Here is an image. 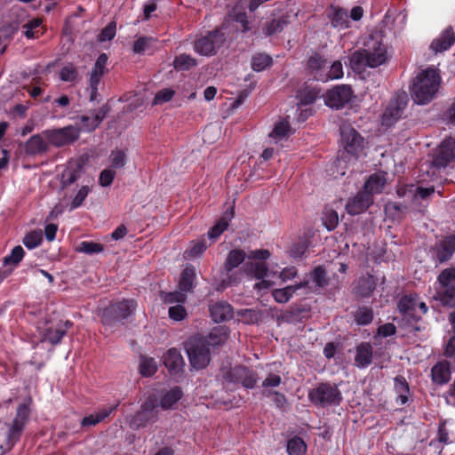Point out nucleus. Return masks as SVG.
<instances>
[{"mask_svg":"<svg viewBox=\"0 0 455 455\" xmlns=\"http://www.w3.org/2000/svg\"><path fill=\"white\" fill-rule=\"evenodd\" d=\"M387 60V48L377 36H369L363 44V49L355 51L349 62L353 70L361 72L366 67L376 68Z\"/></svg>","mask_w":455,"mask_h":455,"instance_id":"f257e3e1","label":"nucleus"},{"mask_svg":"<svg viewBox=\"0 0 455 455\" xmlns=\"http://www.w3.org/2000/svg\"><path fill=\"white\" fill-rule=\"evenodd\" d=\"M441 77L434 68H427L413 80L411 95L415 103L425 105L435 97L440 87Z\"/></svg>","mask_w":455,"mask_h":455,"instance_id":"f03ea898","label":"nucleus"},{"mask_svg":"<svg viewBox=\"0 0 455 455\" xmlns=\"http://www.w3.org/2000/svg\"><path fill=\"white\" fill-rule=\"evenodd\" d=\"M30 411L29 403H22L18 406L13 419L4 423L7 432L4 443L1 448L10 451L20 440L29 421Z\"/></svg>","mask_w":455,"mask_h":455,"instance_id":"7ed1b4c3","label":"nucleus"},{"mask_svg":"<svg viewBox=\"0 0 455 455\" xmlns=\"http://www.w3.org/2000/svg\"><path fill=\"white\" fill-rule=\"evenodd\" d=\"M137 303L134 299H123L111 303L99 314L104 325L112 326L116 323L129 317L136 309Z\"/></svg>","mask_w":455,"mask_h":455,"instance_id":"20e7f679","label":"nucleus"},{"mask_svg":"<svg viewBox=\"0 0 455 455\" xmlns=\"http://www.w3.org/2000/svg\"><path fill=\"white\" fill-rule=\"evenodd\" d=\"M308 399L318 407L338 406L342 401V395L336 385L326 382L309 390Z\"/></svg>","mask_w":455,"mask_h":455,"instance_id":"39448f33","label":"nucleus"},{"mask_svg":"<svg viewBox=\"0 0 455 455\" xmlns=\"http://www.w3.org/2000/svg\"><path fill=\"white\" fill-rule=\"evenodd\" d=\"M185 348L191 366L196 370L205 368L211 360L210 348L202 336H194L187 340Z\"/></svg>","mask_w":455,"mask_h":455,"instance_id":"423d86ee","label":"nucleus"},{"mask_svg":"<svg viewBox=\"0 0 455 455\" xmlns=\"http://www.w3.org/2000/svg\"><path fill=\"white\" fill-rule=\"evenodd\" d=\"M453 270L443 269L437 276L435 299L443 307H455V276Z\"/></svg>","mask_w":455,"mask_h":455,"instance_id":"0eeeda50","label":"nucleus"},{"mask_svg":"<svg viewBox=\"0 0 455 455\" xmlns=\"http://www.w3.org/2000/svg\"><path fill=\"white\" fill-rule=\"evenodd\" d=\"M455 161V139L445 138L431 155V168L441 171Z\"/></svg>","mask_w":455,"mask_h":455,"instance_id":"6e6552de","label":"nucleus"},{"mask_svg":"<svg viewBox=\"0 0 455 455\" xmlns=\"http://www.w3.org/2000/svg\"><path fill=\"white\" fill-rule=\"evenodd\" d=\"M226 41V35L220 29L209 31L194 42V51L203 56L215 55Z\"/></svg>","mask_w":455,"mask_h":455,"instance_id":"1a4fd4ad","label":"nucleus"},{"mask_svg":"<svg viewBox=\"0 0 455 455\" xmlns=\"http://www.w3.org/2000/svg\"><path fill=\"white\" fill-rule=\"evenodd\" d=\"M158 419V403L155 396H149L141 405L140 410L130 420V427L133 429L144 427L148 423H154Z\"/></svg>","mask_w":455,"mask_h":455,"instance_id":"9d476101","label":"nucleus"},{"mask_svg":"<svg viewBox=\"0 0 455 455\" xmlns=\"http://www.w3.org/2000/svg\"><path fill=\"white\" fill-rule=\"evenodd\" d=\"M43 135L49 144L60 148L77 140L80 130L73 125H68L63 128L45 130Z\"/></svg>","mask_w":455,"mask_h":455,"instance_id":"9b49d317","label":"nucleus"},{"mask_svg":"<svg viewBox=\"0 0 455 455\" xmlns=\"http://www.w3.org/2000/svg\"><path fill=\"white\" fill-rule=\"evenodd\" d=\"M340 142L347 155L357 158L363 148V137L349 124L340 127Z\"/></svg>","mask_w":455,"mask_h":455,"instance_id":"f8f14e48","label":"nucleus"},{"mask_svg":"<svg viewBox=\"0 0 455 455\" xmlns=\"http://www.w3.org/2000/svg\"><path fill=\"white\" fill-rule=\"evenodd\" d=\"M408 101L409 98L405 92L396 93L382 116V124L391 126L399 120L403 114Z\"/></svg>","mask_w":455,"mask_h":455,"instance_id":"ddd939ff","label":"nucleus"},{"mask_svg":"<svg viewBox=\"0 0 455 455\" xmlns=\"http://www.w3.org/2000/svg\"><path fill=\"white\" fill-rule=\"evenodd\" d=\"M224 380L231 384L241 383L245 388H253L257 383V374L245 366H235L223 375Z\"/></svg>","mask_w":455,"mask_h":455,"instance_id":"4468645a","label":"nucleus"},{"mask_svg":"<svg viewBox=\"0 0 455 455\" xmlns=\"http://www.w3.org/2000/svg\"><path fill=\"white\" fill-rule=\"evenodd\" d=\"M433 259L442 264L455 253V234L443 236L430 249Z\"/></svg>","mask_w":455,"mask_h":455,"instance_id":"2eb2a0df","label":"nucleus"},{"mask_svg":"<svg viewBox=\"0 0 455 455\" xmlns=\"http://www.w3.org/2000/svg\"><path fill=\"white\" fill-rule=\"evenodd\" d=\"M73 325L70 321H58L50 324L40 326L41 341H47L52 345H57L60 342L67 331Z\"/></svg>","mask_w":455,"mask_h":455,"instance_id":"dca6fc26","label":"nucleus"},{"mask_svg":"<svg viewBox=\"0 0 455 455\" xmlns=\"http://www.w3.org/2000/svg\"><path fill=\"white\" fill-rule=\"evenodd\" d=\"M352 95L353 91L349 85H337L327 92L325 102L329 107L339 109L351 100Z\"/></svg>","mask_w":455,"mask_h":455,"instance_id":"f3484780","label":"nucleus"},{"mask_svg":"<svg viewBox=\"0 0 455 455\" xmlns=\"http://www.w3.org/2000/svg\"><path fill=\"white\" fill-rule=\"evenodd\" d=\"M372 204L373 196H371L370 193L363 190L347 200L346 210L350 215H357L365 212Z\"/></svg>","mask_w":455,"mask_h":455,"instance_id":"a211bd4d","label":"nucleus"},{"mask_svg":"<svg viewBox=\"0 0 455 455\" xmlns=\"http://www.w3.org/2000/svg\"><path fill=\"white\" fill-rule=\"evenodd\" d=\"M418 295L410 294L403 296L397 304L399 312L406 318L418 322L421 319V315H418Z\"/></svg>","mask_w":455,"mask_h":455,"instance_id":"6ab92c4d","label":"nucleus"},{"mask_svg":"<svg viewBox=\"0 0 455 455\" xmlns=\"http://www.w3.org/2000/svg\"><path fill=\"white\" fill-rule=\"evenodd\" d=\"M83 163L80 160L69 161L61 173V188H67L74 184L82 175Z\"/></svg>","mask_w":455,"mask_h":455,"instance_id":"aec40b11","label":"nucleus"},{"mask_svg":"<svg viewBox=\"0 0 455 455\" xmlns=\"http://www.w3.org/2000/svg\"><path fill=\"white\" fill-rule=\"evenodd\" d=\"M451 363L448 361H440L431 369L432 381L437 385H444L451 379Z\"/></svg>","mask_w":455,"mask_h":455,"instance_id":"412c9836","label":"nucleus"},{"mask_svg":"<svg viewBox=\"0 0 455 455\" xmlns=\"http://www.w3.org/2000/svg\"><path fill=\"white\" fill-rule=\"evenodd\" d=\"M108 108H100L92 113V116H81L78 118L83 129L87 132L94 131L106 117Z\"/></svg>","mask_w":455,"mask_h":455,"instance_id":"4be33fe9","label":"nucleus"},{"mask_svg":"<svg viewBox=\"0 0 455 455\" xmlns=\"http://www.w3.org/2000/svg\"><path fill=\"white\" fill-rule=\"evenodd\" d=\"M308 283L307 280H305L282 289H275L272 291V296L277 303H286L298 290L307 287Z\"/></svg>","mask_w":455,"mask_h":455,"instance_id":"5701e85b","label":"nucleus"},{"mask_svg":"<svg viewBox=\"0 0 455 455\" xmlns=\"http://www.w3.org/2000/svg\"><path fill=\"white\" fill-rule=\"evenodd\" d=\"M455 43V35L451 28H448L433 42L431 49L435 52H443L448 50Z\"/></svg>","mask_w":455,"mask_h":455,"instance_id":"b1692460","label":"nucleus"},{"mask_svg":"<svg viewBox=\"0 0 455 455\" xmlns=\"http://www.w3.org/2000/svg\"><path fill=\"white\" fill-rule=\"evenodd\" d=\"M210 313L214 322L221 323L233 317V307L227 302L220 301L210 307Z\"/></svg>","mask_w":455,"mask_h":455,"instance_id":"393cba45","label":"nucleus"},{"mask_svg":"<svg viewBox=\"0 0 455 455\" xmlns=\"http://www.w3.org/2000/svg\"><path fill=\"white\" fill-rule=\"evenodd\" d=\"M327 17L334 28L344 29L348 27V15L346 10L331 6L327 12Z\"/></svg>","mask_w":455,"mask_h":455,"instance_id":"a878e982","label":"nucleus"},{"mask_svg":"<svg viewBox=\"0 0 455 455\" xmlns=\"http://www.w3.org/2000/svg\"><path fill=\"white\" fill-rule=\"evenodd\" d=\"M43 136V134H36L27 140L25 143V152L27 155L36 156L47 151L48 145Z\"/></svg>","mask_w":455,"mask_h":455,"instance_id":"bb28decb","label":"nucleus"},{"mask_svg":"<svg viewBox=\"0 0 455 455\" xmlns=\"http://www.w3.org/2000/svg\"><path fill=\"white\" fill-rule=\"evenodd\" d=\"M386 182V174L383 172H375L371 174L364 183L363 190L370 193L372 196L373 194L382 192Z\"/></svg>","mask_w":455,"mask_h":455,"instance_id":"cd10ccee","label":"nucleus"},{"mask_svg":"<svg viewBox=\"0 0 455 455\" xmlns=\"http://www.w3.org/2000/svg\"><path fill=\"white\" fill-rule=\"evenodd\" d=\"M164 363L171 372H178L184 366V360L180 351L170 348L164 355Z\"/></svg>","mask_w":455,"mask_h":455,"instance_id":"c85d7f7f","label":"nucleus"},{"mask_svg":"<svg viewBox=\"0 0 455 455\" xmlns=\"http://www.w3.org/2000/svg\"><path fill=\"white\" fill-rule=\"evenodd\" d=\"M355 363L360 368H365L372 362V347L370 343L363 342L356 347Z\"/></svg>","mask_w":455,"mask_h":455,"instance_id":"c756f323","label":"nucleus"},{"mask_svg":"<svg viewBox=\"0 0 455 455\" xmlns=\"http://www.w3.org/2000/svg\"><path fill=\"white\" fill-rule=\"evenodd\" d=\"M376 285V280L373 275L363 276L357 282L355 293L362 298H368L375 290Z\"/></svg>","mask_w":455,"mask_h":455,"instance_id":"7c9ffc66","label":"nucleus"},{"mask_svg":"<svg viewBox=\"0 0 455 455\" xmlns=\"http://www.w3.org/2000/svg\"><path fill=\"white\" fill-rule=\"evenodd\" d=\"M288 18L284 15L272 19L267 21L262 28V31L266 36L280 33L288 25Z\"/></svg>","mask_w":455,"mask_h":455,"instance_id":"2f4dec72","label":"nucleus"},{"mask_svg":"<svg viewBox=\"0 0 455 455\" xmlns=\"http://www.w3.org/2000/svg\"><path fill=\"white\" fill-rule=\"evenodd\" d=\"M246 253L244 251L241 249L231 250L228 252L226 261L223 265V270L225 272L230 273L244 261Z\"/></svg>","mask_w":455,"mask_h":455,"instance_id":"473e14b6","label":"nucleus"},{"mask_svg":"<svg viewBox=\"0 0 455 455\" xmlns=\"http://www.w3.org/2000/svg\"><path fill=\"white\" fill-rule=\"evenodd\" d=\"M243 274H245L249 276L254 277L256 279H262L267 275L268 271L267 267L263 262H246L243 268Z\"/></svg>","mask_w":455,"mask_h":455,"instance_id":"72a5a7b5","label":"nucleus"},{"mask_svg":"<svg viewBox=\"0 0 455 455\" xmlns=\"http://www.w3.org/2000/svg\"><path fill=\"white\" fill-rule=\"evenodd\" d=\"M43 20L40 18H35L28 20L22 26L23 35L28 39L38 38L44 34Z\"/></svg>","mask_w":455,"mask_h":455,"instance_id":"f704fd0d","label":"nucleus"},{"mask_svg":"<svg viewBox=\"0 0 455 455\" xmlns=\"http://www.w3.org/2000/svg\"><path fill=\"white\" fill-rule=\"evenodd\" d=\"M195 278V267L191 265L187 266L186 268L181 272L179 282V289L184 292L191 291L194 288Z\"/></svg>","mask_w":455,"mask_h":455,"instance_id":"c9c22d12","label":"nucleus"},{"mask_svg":"<svg viewBox=\"0 0 455 455\" xmlns=\"http://www.w3.org/2000/svg\"><path fill=\"white\" fill-rule=\"evenodd\" d=\"M228 338V331L225 327L220 326L214 328L208 336L202 337L204 340H206V344L208 347H216L222 345L226 342Z\"/></svg>","mask_w":455,"mask_h":455,"instance_id":"e433bc0d","label":"nucleus"},{"mask_svg":"<svg viewBox=\"0 0 455 455\" xmlns=\"http://www.w3.org/2000/svg\"><path fill=\"white\" fill-rule=\"evenodd\" d=\"M116 406L117 405L103 408L96 414H90L89 416L84 417L81 421L82 427H92L97 425L112 413L116 410Z\"/></svg>","mask_w":455,"mask_h":455,"instance_id":"4c0bfd02","label":"nucleus"},{"mask_svg":"<svg viewBox=\"0 0 455 455\" xmlns=\"http://www.w3.org/2000/svg\"><path fill=\"white\" fill-rule=\"evenodd\" d=\"M182 390L179 387H175L167 391L162 397L160 403L163 410H169L182 397Z\"/></svg>","mask_w":455,"mask_h":455,"instance_id":"58836bf2","label":"nucleus"},{"mask_svg":"<svg viewBox=\"0 0 455 455\" xmlns=\"http://www.w3.org/2000/svg\"><path fill=\"white\" fill-rule=\"evenodd\" d=\"M327 65V60L321 55L315 53L309 57L307 60V68L314 74V77L318 80L320 74H324L323 69Z\"/></svg>","mask_w":455,"mask_h":455,"instance_id":"ea45409f","label":"nucleus"},{"mask_svg":"<svg viewBox=\"0 0 455 455\" xmlns=\"http://www.w3.org/2000/svg\"><path fill=\"white\" fill-rule=\"evenodd\" d=\"M233 216L234 209H231L229 214L227 213L208 231V236L212 239L218 238L228 228L229 220Z\"/></svg>","mask_w":455,"mask_h":455,"instance_id":"a19ab883","label":"nucleus"},{"mask_svg":"<svg viewBox=\"0 0 455 455\" xmlns=\"http://www.w3.org/2000/svg\"><path fill=\"white\" fill-rule=\"evenodd\" d=\"M197 61L189 54L182 53L175 57L173 60V67L178 71L189 70L196 67Z\"/></svg>","mask_w":455,"mask_h":455,"instance_id":"79ce46f5","label":"nucleus"},{"mask_svg":"<svg viewBox=\"0 0 455 455\" xmlns=\"http://www.w3.org/2000/svg\"><path fill=\"white\" fill-rule=\"evenodd\" d=\"M318 76V81H322L323 83L328 82L329 80L339 79L343 76V66L339 60L334 61L327 73L320 74Z\"/></svg>","mask_w":455,"mask_h":455,"instance_id":"37998d69","label":"nucleus"},{"mask_svg":"<svg viewBox=\"0 0 455 455\" xmlns=\"http://www.w3.org/2000/svg\"><path fill=\"white\" fill-rule=\"evenodd\" d=\"M287 452L289 455H305L307 444L302 438L294 436L287 442Z\"/></svg>","mask_w":455,"mask_h":455,"instance_id":"c03bdc74","label":"nucleus"},{"mask_svg":"<svg viewBox=\"0 0 455 455\" xmlns=\"http://www.w3.org/2000/svg\"><path fill=\"white\" fill-rule=\"evenodd\" d=\"M434 193H435L434 187L422 188L419 186H415L413 184H410V186H409V194L411 196L412 201H417L419 199L426 200L429 196H431Z\"/></svg>","mask_w":455,"mask_h":455,"instance_id":"a18cd8bd","label":"nucleus"},{"mask_svg":"<svg viewBox=\"0 0 455 455\" xmlns=\"http://www.w3.org/2000/svg\"><path fill=\"white\" fill-rule=\"evenodd\" d=\"M354 319L358 325H368L373 320V310L369 307H360L354 314Z\"/></svg>","mask_w":455,"mask_h":455,"instance_id":"49530a36","label":"nucleus"},{"mask_svg":"<svg viewBox=\"0 0 455 455\" xmlns=\"http://www.w3.org/2000/svg\"><path fill=\"white\" fill-rule=\"evenodd\" d=\"M272 64V58L265 53H255L251 58V68L260 72Z\"/></svg>","mask_w":455,"mask_h":455,"instance_id":"de8ad7c7","label":"nucleus"},{"mask_svg":"<svg viewBox=\"0 0 455 455\" xmlns=\"http://www.w3.org/2000/svg\"><path fill=\"white\" fill-rule=\"evenodd\" d=\"M43 241V234L41 230H32L28 232L23 238V244L29 250L35 249L41 244Z\"/></svg>","mask_w":455,"mask_h":455,"instance_id":"09e8293b","label":"nucleus"},{"mask_svg":"<svg viewBox=\"0 0 455 455\" xmlns=\"http://www.w3.org/2000/svg\"><path fill=\"white\" fill-rule=\"evenodd\" d=\"M243 274L242 269L236 271H231L230 273L226 272V276L222 278L220 289H225L228 286H233L238 284L243 277Z\"/></svg>","mask_w":455,"mask_h":455,"instance_id":"8fccbe9b","label":"nucleus"},{"mask_svg":"<svg viewBox=\"0 0 455 455\" xmlns=\"http://www.w3.org/2000/svg\"><path fill=\"white\" fill-rule=\"evenodd\" d=\"M312 282L319 288L328 285V279L325 268L323 266L316 267L310 274Z\"/></svg>","mask_w":455,"mask_h":455,"instance_id":"3c124183","label":"nucleus"},{"mask_svg":"<svg viewBox=\"0 0 455 455\" xmlns=\"http://www.w3.org/2000/svg\"><path fill=\"white\" fill-rule=\"evenodd\" d=\"M103 245L92 241H83L76 248L78 252L85 254L100 253L103 251Z\"/></svg>","mask_w":455,"mask_h":455,"instance_id":"603ef678","label":"nucleus"},{"mask_svg":"<svg viewBox=\"0 0 455 455\" xmlns=\"http://www.w3.org/2000/svg\"><path fill=\"white\" fill-rule=\"evenodd\" d=\"M207 247L208 245L204 239L194 241L191 243L190 247L186 250L185 254L188 258H196L201 256Z\"/></svg>","mask_w":455,"mask_h":455,"instance_id":"864d4df0","label":"nucleus"},{"mask_svg":"<svg viewBox=\"0 0 455 455\" xmlns=\"http://www.w3.org/2000/svg\"><path fill=\"white\" fill-rule=\"evenodd\" d=\"M24 254L25 251L20 245L15 246L10 255L4 258V265H12L15 267L21 261Z\"/></svg>","mask_w":455,"mask_h":455,"instance_id":"5fc2aeb1","label":"nucleus"},{"mask_svg":"<svg viewBox=\"0 0 455 455\" xmlns=\"http://www.w3.org/2000/svg\"><path fill=\"white\" fill-rule=\"evenodd\" d=\"M157 370L156 363L153 358L143 357L140 363V372L144 377H150Z\"/></svg>","mask_w":455,"mask_h":455,"instance_id":"6e6d98bb","label":"nucleus"},{"mask_svg":"<svg viewBox=\"0 0 455 455\" xmlns=\"http://www.w3.org/2000/svg\"><path fill=\"white\" fill-rule=\"evenodd\" d=\"M323 222L328 230H333L339 224L338 212L332 209H326L323 212Z\"/></svg>","mask_w":455,"mask_h":455,"instance_id":"4d7b16f0","label":"nucleus"},{"mask_svg":"<svg viewBox=\"0 0 455 455\" xmlns=\"http://www.w3.org/2000/svg\"><path fill=\"white\" fill-rule=\"evenodd\" d=\"M109 158L111 166L115 169H121L126 164V154L124 150H112Z\"/></svg>","mask_w":455,"mask_h":455,"instance_id":"13d9d810","label":"nucleus"},{"mask_svg":"<svg viewBox=\"0 0 455 455\" xmlns=\"http://www.w3.org/2000/svg\"><path fill=\"white\" fill-rule=\"evenodd\" d=\"M60 77L64 82H74L78 77V71L76 67L69 64L60 69Z\"/></svg>","mask_w":455,"mask_h":455,"instance_id":"bf43d9fd","label":"nucleus"},{"mask_svg":"<svg viewBox=\"0 0 455 455\" xmlns=\"http://www.w3.org/2000/svg\"><path fill=\"white\" fill-rule=\"evenodd\" d=\"M290 132V125L287 121H281L275 125L270 136L276 139H282L288 135Z\"/></svg>","mask_w":455,"mask_h":455,"instance_id":"052dcab7","label":"nucleus"},{"mask_svg":"<svg viewBox=\"0 0 455 455\" xmlns=\"http://www.w3.org/2000/svg\"><path fill=\"white\" fill-rule=\"evenodd\" d=\"M116 32V23L110 22L101 30V32L98 36V40L100 42L110 41L115 37Z\"/></svg>","mask_w":455,"mask_h":455,"instance_id":"680f3d73","label":"nucleus"},{"mask_svg":"<svg viewBox=\"0 0 455 455\" xmlns=\"http://www.w3.org/2000/svg\"><path fill=\"white\" fill-rule=\"evenodd\" d=\"M89 192H90L89 187L88 186H83L78 190L77 194L76 195V196L72 200V202L70 204V210H74V209H76L79 206H81L83 202L84 201V199L88 196Z\"/></svg>","mask_w":455,"mask_h":455,"instance_id":"e2e57ef3","label":"nucleus"},{"mask_svg":"<svg viewBox=\"0 0 455 455\" xmlns=\"http://www.w3.org/2000/svg\"><path fill=\"white\" fill-rule=\"evenodd\" d=\"M116 171L110 168L104 169L99 178V183L101 187H108L112 184L115 177H116Z\"/></svg>","mask_w":455,"mask_h":455,"instance_id":"0e129e2a","label":"nucleus"},{"mask_svg":"<svg viewBox=\"0 0 455 455\" xmlns=\"http://www.w3.org/2000/svg\"><path fill=\"white\" fill-rule=\"evenodd\" d=\"M175 92L170 88H164L163 90H160L155 96L153 104H162L164 102L170 101Z\"/></svg>","mask_w":455,"mask_h":455,"instance_id":"69168bd1","label":"nucleus"},{"mask_svg":"<svg viewBox=\"0 0 455 455\" xmlns=\"http://www.w3.org/2000/svg\"><path fill=\"white\" fill-rule=\"evenodd\" d=\"M233 20L241 25V31L243 33L250 31L251 28L249 26V20L245 12H235V10H234Z\"/></svg>","mask_w":455,"mask_h":455,"instance_id":"338daca9","label":"nucleus"},{"mask_svg":"<svg viewBox=\"0 0 455 455\" xmlns=\"http://www.w3.org/2000/svg\"><path fill=\"white\" fill-rule=\"evenodd\" d=\"M168 313L170 318L174 321H181L187 315L186 309L182 305H176L171 307L168 310Z\"/></svg>","mask_w":455,"mask_h":455,"instance_id":"774afa93","label":"nucleus"}]
</instances>
